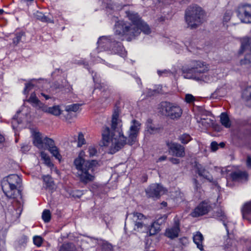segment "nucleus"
I'll return each mask as SVG.
<instances>
[{
    "mask_svg": "<svg viewBox=\"0 0 251 251\" xmlns=\"http://www.w3.org/2000/svg\"><path fill=\"white\" fill-rule=\"evenodd\" d=\"M119 112L114 111L111 120V130L108 126H104L102 131L103 145L109 146L110 141V152L112 154L121 149L126 144L133 145L136 141L137 136L141 127V124L133 120L128 131V136H125L122 129V121L119 119Z\"/></svg>",
    "mask_w": 251,
    "mask_h": 251,
    "instance_id": "f257e3e1",
    "label": "nucleus"
},
{
    "mask_svg": "<svg viewBox=\"0 0 251 251\" xmlns=\"http://www.w3.org/2000/svg\"><path fill=\"white\" fill-rule=\"evenodd\" d=\"M126 16L132 24L126 22L124 21H117V17H114L113 20L115 21L114 25V33L118 35L122 40L124 37L128 41H130L140 34V31L137 26L142 21L138 14L132 11H126Z\"/></svg>",
    "mask_w": 251,
    "mask_h": 251,
    "instance_id": "f03ea898",
    "label": "nucleus"
},
{
    "mask_svg": "<svg viewBox=\"0 0 251 251\" xmlns=\"http://www.w3.org/2000/svg\"><path fill=\"white\" fill-rule=\"evenodd\" d=\"M84 152L80 153L79 155L74 161V165L77 170L76 176L80 182L86 184L94 180L95 176L93 174V167L98 162L97 160H86L81 156Z\"/></svg>",
    "mask_w": 251,
    "mask_h": 251,
    "instance_id": "7ed1b4c3",
    "label": "nucleus"
},
{
    "mask_svg": "<svg viewBox=\"0 0 251 251\" xmlns=\"http://www.w3.org/2000/svg\"><path fill=\"white\" fill-rule=\"evenodd\" d=\"M209 70V65L205 62L200 60H193L189 67H184L182 71L183 77L187 79H192L198 81H206L208 80L206 75L203 74Z\"/></svg>",
    "mask_w": 251,
    "mask_h": 251,
    "instance_id": "20e7f679",
    "label": "nucleus"
},
{
    "mask_svg": "<svg viewBox=\"0 0 251 251\" xmlns=\"http://www.w3.org/2000/svg\"><path fill=\"white\" fill-rule=\"evenodd\" d=\"M22 184L21 177L16 174H11L3 178L1 185L3 192L9 198L14 199L16 197V192L20 193Z\"/></svg>",
    "mask_w": 251,
    "mask_h": 251,
    "instance_id": "39448f33",
    "label": "nucleus"
},
{
    "mask_svg": "<svg viewBox=\"0 0 251 251\" xmlns=\"http://www.w3.org/2000/svg\"><path fill=\"white\" fill-rule=\"evenodd\" d=\"M147 218L142 213L133 212L126 215L125 228H133L139 232H148L149 226L146 223Z\"/></svg>",
    "mask_w": 251,
    "mask_h": 251,
    "instance_id": "423d86ee",
    "label": "nucleus"
},
{
    "mask_svg": "<svg viewBox=\"0 0 251 251\" xmlns=\"http://www.w3.org/2000/svg\"><path fill=\"white\" fill-rule=\"evenodd\" d=\"M203 11L198 6H190L185 12V20L191 29L196 28L202 21Z\"/></svg>",
    "mask_w": 251,
    "mask_h": 251,
    "instance_id": "0eeeda50",
    "label": "nucleus"
},
{
    "mask_svg": "<svg viewBox=\"0 0 251 251\" xmlns=\"http://www.w3.org/2000/svg\"><path fill=\"white\" fill-rule=\"evenodd\" d=\"M241 48L239 50V54H243L245 51H248L246 54L244 59L241 60L240 63L242 65L251 63V38L244 37L241 39Z\"/></svg>",
    "mask_w": 251,
    "mask_h": 251,
    "instance_id": "6e6552de",
    "label": "nucleus"
},
{
    "mask_svg": "<svg viewBox=\"0 0 251 251\" xmlns=\"http://www.w3.org/2000/svg\"><path fill=\"white\" fill-rule=\"evenodd\" d=\"M163 110L165 115L173 120L179 119L182 113L181 108L172 103L165 102L162 104Z\"/></svg>",
    "mask_w": 251,
    "mask_h": 251,
    "instance_id": "1a4fd4ad",
    "label": "nucleus"
},
{
    "mask_svg": "<svg viewBox=\"0 0 251 251\" xmlns=\"http://www.w3.org/2000/svg\"><path fill=\"white\" fill-rule=\"evenodd\" d=\"M236 12L241 22L251 24V4H245L238 6Z\"/></svg>",
    "mask_w": 251,
    "mask_h": 251,
    "instance_id": "9d476101",
    "label": "nucleus"
},
{
    "mask_svg": "<svg viewBox=\"0 0 251 251\" xmlns=\"http://www.w3.org/2000/svg\"><path fill=\"white\" fill-rule=\"evenodd\" d=\"M147 197L153 200L159 199L164 193V188L159 184H152L146 189Z\"/></svg>",
    "mask_w": 251,
    "mask_h": 251,
    "instance_id": "9b49d317",
    "label": "nucleus"
},
{
    "mask_svg": "<svg viewBox=\"0 0 251 251\" xmlns=\"http://www.w3.org/2000/svg\"><path fill=\"white\" fill-rule=\"evenodd\" d=\"M167 145L172 155L178 157H183L185 156V148L180 144L175 142H168Z\"/></svg>",
    "mask_w": 251,
    "mask_h": 251,
    "instance_id": "f8f14e48",
    "label": "nucleus"
},
{
    "mask_svg": "<svg viewBox=\"0 0 251 251\" xmlns=\"http://www.w3.org/2000/svg\"><path fill=\"white\" fill-rule=\"evenodd\" d=\"M211 206L209 203L204 201L200 203L191 213L193 217H198L207 214L210 210Z\"/></svg>",
    "mask_w": 251,
    "mask_h": 251,
    "instance_id": "ddd939ff",
    "label": "nucleus"
},
{
    "mask_svg": "<svg viewBox=\"0 0 251 251\" xmlns=\"http://www.w3.org/2000/svg\"><path fill=\"white\" fill-rule=\"evenodd\" d=\"M167 216L166 215L163 216L158 218L153 223L151 226L148 225L149 226L148 232L147 233H149L150 235H153L156 234L160 231V225L164 223L167 219Z\"/></svg>",
    "mask_w": 251,
    "mask_h": 251,
    "instance_id": "4468645a",
    "label": "nucleus"
},
{
    "mask_svg": "<svg viewBox=\"0 0 251 251\" xmlns=\"http://www.w3.org/2000/svg\"><path fill=\"white\" fill-rule=\"evenodd\" d=\"M248 174L246 171H237L230 174L232 180L234 181L243 182L248 179Z\"/></svg>",
    "mask_w": 251,
    "mask_h": 251,
    "instance_id": "2eb2a0df",
    "label": "nucleus"
},
{
    "mask_svg": "<svg viewBox=\"0 0 251 251\" xmlns=\"http://www.w3.org/2000/svg\"><path fill=\"white\" fill-rule=\"evenodd\" d=\"M111 50L112 52L118 54L123 57H125L126 55V52L122 43L115 41H113Z\"/></svg>",
    "mask_w": 251,
    "mask_h": 251,
    "instance_id": "dca6fc26",
    "label": "nucleus"
},
{
    "mask_svg": "<svg viewBox=\"0 0 251 251\" xmlns=\"http://www.w3.org/2000/svg\"><path fill=\"white\" fill-rule=\"evenodd\" d=\"M113 41L109 39L108 37L102 36L99 39L97 42L98 48L99 49H103L104 50H111Z\"/></svg>",
    "mask_w": 251,
    "mask_h": 251,
    "instance_id": "f3484780",
    "label": "nucleus"
},
{
    "mask_svg": "<svg viewBox=\"0 0 251 251\" xmlns=\"http://www.w3.org/2000/svg\"><path fill=\"white\" fill-rule=\"evenodd\" d=\"M179 232V224L177 223H176L173 227L166 229L165 235L171 239H174L178 237Z\"/></svg>",
    "mask_w": 251,
    "mask_h": 251,
    "instance_id": "a211bd4d",
    "label": "nucleus"
},
{
    "mask_svg": "<svg viewBox=\"0 0 251 251\" xmlns=\"http://www.w3.org/2000/svg\"><path fill=\"white\" fill-rule=\"evenodd\" d=\"M41 110L44 112L48 113L56 116L60 115L61 113V110L59 105L48 107L46 105L44 104Z\"/></svg>",
    "mask_w": 251,
    "mask_h": 251,
    "instance_id": "6ab92c4d",
    "label": "nucleus"
},
{
    "mask_svg": "<svg viewBox=\"0 0 251 251\" xmlns=\"http://www.w3.org/2000/svg\"><path fill=\"white\" fill-rule=\"evenodd\" d=\"M145 131L147 133L150 134H154L158 133L160 131V128L152 124V121L151 119L147 120L146 124Z\"/></svg>",
    "mask_w": 251,
    "mask_h": 251,
    "instance_id": "aec40b11",
    "label": "nucleus"
},
{
    "mask_svg": "<svg viewBox=\"0 0 251 251\" xmlns=\"http://www.w3.org/2000/svg\"><path fill=\"white\" fill-rule=\"evenodd\" d=\"M196 168L197 170V173L200 176H202L207 179L210 182L213 180V177L208 174L205 169L200 164L196 165Z\"/></svg>",
    "mask_w": 251,
    "mask_h": 251,
    "instance_id": "412c9836",
    "label": "nucleus"
},
{
    "mask_svg": "<svg viewBox=\"0 0 251 251\" xmlns=\"http://www.w3.org/2000/svg\"><path fill=\"white\" fill-rule=\"evenodd\" d=\"M242 213L243 218L251 223V201L244 204Z\"/></svg>",
    "mask_w": 251,
    "mask_h": 251,
    "instance_id": "4be33fe9",
    "label": "nucleus"
},
{
    "mask_svg": "<svg viewBox=\"0 0 251 251\" xmlns=\"http://www.w3.org/2000/svg\"><path fill=\"white\" fill-rule=\"evenodd\" d=\"M27 101L30 102L32 105L36 109L41 110L44 104L41 102V101L36 97L35 93H31L30 97Z\"/></svg>",
    "mask_w": 251,
    "mask_h": 251,
    "instance_id": "5701e85b",
    "label": "nucleus"
},
{
    "mask_svg": "<svg viewBox=\"0 0 251 251\" xmlns=\"http://www.w3.org/2000/svg\"><path fill=\"white\" fill-rule=\"evenodd\" d=\"M43 139L41 133L35 132L33 135V144L39 149H43Z\"/></svg>",
    "mask_w": 251,
    "mask_h": 251,
    "instance_id": "b1692460",
    "label": "nucleus"
},
{
    "mask_svg": "<svg viewBox=\"0 0 251 251\" xmlns=\"http://www.w3.org/2000/svg\"><path fill=\"white\" fill-rule=\"evenodd\" d=\"M203 240V237L202 234L198 231L193 236L194 242L197 245V248L201 251H203L202 241Z\"/></svg>",
    "mask_w": 251,
    "mask_h": 251,
    "instance_id": "393cba45",
    "label": "nucleus"
},
{
    "mask_svg": "<svg viewBox=\"0 0 251 251\" xmlns=\"http://www.w3.org/2000/svg\"><path fill=\"white\" fill-rule=\"evenodd\" d=\"M214 216L215 218L223 222V225L225 226L227 232H228V229L226 223V217L224 211L222 209H218L214 213Z\"/></svg>",
    "mask_w": 251,
    "mask_h": 251,
    "instance_id": "a878e982",
    "label": "nucleus"
},
{
    "mask_svg": "<svg viewBox=\"0 0 251 251\" xmlns=\"http://www.w3.org/2000/svg\"><path fill=\"white\" fill-rule=\"evenodd\" d=\"M34 17L38 20H39L43 22L53 23V20L51 18H49L46 16L42 12L37 11L34 13Z\"/></svg>",
    "mask_w": 251,
    "mask_h": 251,
    "instance_id": "bb28decb",
    "label": "nucleus"
},
{
    "mask_svg": "<svg viewBox=\"0 0 251 251\" xmlns=\"http://www.w3.org/2000/svg\"><path fill=\"white\" fill-rule=\"evenodd\" d=\"M220 121L223 126L226 128H229L231 126V122L226 113L223 112L220 115Z\"/></svg>",
    "mask_w": 251,
    "mask_h": 251,
    "instance_id": "cd10ccee",
    "label": "nucleus"
},
{
    "mask_svg": "<svg viewBox=\"0 0 251 251\" xmlns=\"http://www.w3.org/2000/svg\"><path fill=\"white\" fill-rule=\"evenodd\" d=\"M198 122L204 126L205 128H208L213 126V120L210 118H204L203 117H200Z\"/></svg>",
    "mask_w": 251,
    "mask_h": 251,
    "instance_id": "c85d7f7f",
    "label": "nucleus"
},
{
    "mask_svg": "<svg viewBox=\"0 0 251 251\" xmlns=\"http://www.w3.org/2000/svg\"><path fill=\"white\" fill-rule=\"evenodd\" d=\"M137 26L139 28L140 32L142 31L145 34H149L151 32V29L149 26L143 21Z\"/></svg>",
    "mask_w": 251,
    "mask_h": 251,
    "instance_id": "c756f323",
    "label": "nucleus"
},
{
    "mask_svg": "<svg viewBox=\"0 0 251 251\" xmlns=\"http://www.w3.org/2000/svg\"><path fill=\"white\" fill-rule=\"evenodd\" d=\"M75 250V246L72 243H67L63 244L59 251H74Z\"/></svg>",
    "mask_w": 251,
    "mask_h": 251,
    "instance_id": "7c9ffc66",
    "label": "nucleus"
},
{
    "mask_svg": "<svg viewBox=\"0 0 251 251\" xmlns=\"http://www.w3.org/2000/svg\"><path fill=\"white\" fill-rule=\"evenodd\" d=\"M242 96L247 101L251 102V86H248L244 90Z\"/></svg>",
    "mask_w": 251,
    "mask_h": 251,
    "instance_id": "2f4dec72",
    "label": "nucleus"
},
{
    "mask_svg": "<svg viewBox=\"0 0 251 251\" xmlns=\"http://www.w3.org/2000/svg\"><path fill=\"white\" fill-rule=\"evenodd\" d=\"M192 140L190 135L187 133H184L178 137V140L183 144H186Z\"/></svg>",
    "mask_w": 251,
    "mask_h": 251,
    "instance_id": "473e14b6",
    "label": "nucleus"
},
{
    "mask_svg": "<svg viewBox=\"0 0 251 251\" xmlns=\"http://www.w3.org/2000/svg\"><path fill=\"white\" fill-rule=\"evenodd\" d=\"M43 178L44 182L46 185V187L50 189L53 188L54 183L52 178L50 177V176L48 175L44 176Z\"/></svg>",
    "mask_w": 251,
    "mask_h": 251,
    "instance_id": "72a5a7b5",
    "label": "nucleus"
},
{
    "mask_svg": "<svg viewBox=\"0 0 251 251\" xmlns=\"http://www.w3.org/2000/svg\"><path fill=\"white\" fill-rule=\"evenodd\" d=\"M81 104L75 103L67 105L65 107V110L68 112H77L80 108Z\"/></svg>",
    "mask_w": 251,
    "mask_h": 251,
    "instance_id": "f704fd0d",
    "label": "nucleus"
},
{
    "mask_svg": "<svg viewBox=\"0 0 251 251\" xmlns=\"http://www.w3.org/2000/svg\"><path fill=\"white\" fill-rule=\"evenodd\" d=\"M50 152L57 159L60 160L61 156L59 153L58 149L55 145L48 149Z\"/></svg>",
    "mask_w": 251,
    "mask_h": 251,
    "instance_id": "c9c22d12",
    "label": "nucleus"
},
{
    "mask_svg": "<svg viewBox=\"0 0 251 251\" xmlns=\"http://www.w3.org/2000/svg\"><path fill=\"white\" fill-rule=\"evenodd\" d=\"M44 145L49 149L51 147L52 148V146L54 145V142L52 139L45 137L43 139V148H44Z\"/></svg>",
    "mask_w": 251,
    "mask_h": 251,
    "instance_id": "e433bc0d",
    "label": "nucleus"
},
{
    "mask_svg": "<svg viewBox=\"0 0 251 251\" xmlns=\"http://www.w3.org/2000/svg\"><path fill=\"white\" fill-rule=\"evenodd\" d=\"M61 88V85L58 82H55L50 85V87L49 90L51 94H53L54 95L58 92V90Z\"/></svg>",
    "mask_w": 251,
    "mask_h": 251,
    "instance_id": "4c0bfd02",
    "label": "nucleus"
},
{
    "mask_svg": "<svg viewBox=\"0 0 251 251\" xmlns=\"http://www.w3.org/2000/svg\"><path fill=\"white\" fill-rule=\"evenodd\" d=\"M27 241V237L25 235L21 236L17 240V243L19 247H25Z\"/></svg>",
    "mask_w": 251,
    "mask_h": 251,
    "instance_id": "58836bf2",
    "label": "nucleus"
},
{
    "mask_svg": "<svg viewBox=\"0 0 251 251\" xmlns=\"http://www.w3.org/2000/svg\"><path fill=\"white\" fill-rule=\"evenodd\" d=\"M42 159L44 161L45 163L49 167H51L53 165L50 161V157L45 152L42 151L41 152Z\"/></svg>",
    "mask_w": 251,
    "mask_h": 251,
    "instance_id": "ea45409f",
    "label": "nucleus"
},
{
    "mask_svg": "<svg viewBox=\"0 0 251 251\" xmlns=\"http://www.w3.org/2000/svg\"><path fill=\"white\" fill-rule=\"evenodd\" d=\"M42 217L45 223H48L50 221L51 218V214L50 211L49 210H44L42 213Z\"/></svg>",
    "mask_w": 251,
    "mask_h": 251,
    "instance_id": "a19ab883",
    "label": "nucleus"
},
{
    "mask_svg": "<svg viewBox=\"0 0 251 251\" xmlns=\"http://www.w3.org/2000/svg\"><path fill=\"white\" fill-rule=\"evenodd\" d=\"M25 35L24 32H21L16 34V37L13 39V43L15 45H18L22 40V38Z\"/></svg>",
    "mask_w": 251,
    "mask_h": 251,
    "instance_id": "79ce46f5",
    "label": "nucleus"
},
{
    "mask_svg": "<svg viewBox=\"0 0 251 251\" xmlns=\"http://www.w3.org/2000/svg\"><path fill=\"white\" fill-rule=\"evenodd\" d=\"M112 246L106 241L102 242L101 245V251H112Z\"/></svg>",
    "mask_w": 251,
    "mask_h": 251,
    "instance_id": "37998d69",
    "label": "nucleus"
},
{
    "mask_svg": "<svg viewBox=\"0 0 251 251\" xmlns=\"http://www.w3.org/2000/svg\"><path fill=\"white\" fill-rule=\"evenodd\" d=\"M107 8L114 10H119L122 9L123 5L116 3H109L107 4Z\"/></svg>",
    "mask_w": 251,
    "mask_h": 251,
    "instance_id": "c03bdc74",
    "label": "nucleus"
},
{
    "mask_svg": "<svg viewBox=\"0 0 251 251\" xmlns=\"http://www.w3.org/2000/svg\"><path fill=\"white\" fill-rule=\"evenodd\" d=\"M85 143V140L84 138V135L82 133H79L78 136L77 147H80Z\"/></svg>",
    "mask_w": 251,
    "mask_h": 251,
    "instance_id": "a18cd8bd",
    "label": "nucleus"
},
{
    "mask_svg": "<svg viewBox=\"0 0 251 251\" xmlns=\"http://www.w3.org/2000/svg\"><path fill=\"white\" fill-rule=\"evenodd\" d=\"M88 152L90 157H93L97 155L98 152L96 148L94 146H90L88 148Z\"/></svg>",
    "mask_w": 251,
    "mask_h": 251,
    "instance_id": "49530a36",
    "label": "nucleus"
},
{
    "mask_svg": "<svg viewBox=\"0 0 251 251\" xmlns=\"http://www.w3.org/2000/svg\"><path fill=\"white\" fill-rule=\"evenodd\" d=\"M41 95L44 97V98L47 100L50 99H51L52 97V96L54 95L53 94H51L50 92V90H47L46 92L43 91L41 93Z\"/></svg>",
    "mask_w": 251,
    "mask_h": 251,
    "instance_id": "de8ad7c7",
    "label": "nucleus"
},
{
    "mask_svg": "<svg viewBox=\"0 0 251 251\" xmlns=\"http://www.w3.org/2000/svg\"><path fill=\"white\" fill-rule=\"evenodd\" d=\"M232 15V12L231 10H227L224 16L223 20L225 22H228Z\"/></svg>",
    "mask_w": 251,
    "mask_h": 251,
    "instance_id": "09e8293b",
    "label": "nucleus"
},
{
    "mask_svg": "<svg viewBox=\"0 0 251 251\" xmlns=\"http://www.w3.org/2000/svg\"><path fill=\"white\" fill-rule=\"evenodd\" d=\"M43 240L40 236H35L33 237V243L38 247H40L42 244Z\"/></svg>",
    "mask_w": 251,
    "mask_h": 251,
    "instance_id": "8fccbe9b",
    "label": "nucleus"
},
{
    "mask_svg": "<svg viewBox=\"0 0 251 251\" xmlns=\"http://www.w3.org/2000/svg\"><path fill=\"white\" fill-rule=\"evenodd\" d=\"M185 101L187 103H191L195 101V97L191 94H186L185 95Z\"/></svg>",
    "mask_w": 251,
    "mask_h": 251,
    "instance_id": "3c124183",
    "label": "nucleus"
},
{
    "mask_svg": "<svg viewBox=\"0 0 251 251\" xmlns=\"http://www.w3.org/2000/svg\"><path fill=\"white\" fill-rule=\"evenodd\" d=\"M33 86L34 85L31 83H28L26 84L24 90L25 94H27L29 91L33 88Z\"/></svg>",
    "mask_w": 251,
    "mask_h": 251,
    "instance_id": "603ef678",
    "label": "nucleus"
},
{
    "mask_svg": "<svg viewBox=\"0 0 251 251\" xmlns=\"http://www.w3.org/2000/svg\"><path fill=\"white\" fill-rule=\"evenodd\" d=\"M218 143L215 141L212 142L211 143V149L213 151H215L218 150Z\"/></svg>",
    "mask_w": 251,
    "mask_h": 251,
    "instance_id": "864d4df0",
    "label": "nucleus"
},
{
    "mask_svg": "<svg viewBox=\"0 0 251 251\" xmlns=\"http://www.w3.org/2000/svg\"><path fill=\"white\" fill-rule=\"evenodd\" d=\"M193 181L195 190L196 191L199 190L200 189L201 185L199 184L198 181L195 178L193 179Z\"/></svg>",
    "mask_w": 251,
    "mask_h": 251,
    "instance_id": "5fc2aeb1",
    "label": "nucleus"
},
{
    "mask_svg": "<svg viewBox=\"0 0 251 251\" xmlns=\"http://www.w3.org/2000/svg\"><path fill=\"white\" fill-rule=\"evenodd\" d=\"M201 113V117H203V116H208L211 115V113L210 112L205 111V110H201L200 112Z\"/></svg>",
    "mask_w": 251,
    "mask_h": 251,
    "instance_id": "6e6d98bb",
    "label": "nucleus"
},
{
    "mask_svg": "<svg viewBox=\"0 0 251 251\" xmlns=\"http://www.w3.org/2000/svg\"><path fill=\"white\" fill-rule=\"evenodd\" d=\"M170 161L174 164H177L179 163V160L178 159L176 158H170Z\"/></svg>",
    "mask_w": 251,
    "mask_h": 251,
    "instance_id": "4d7b16f0",
    "label": "nucleus"
},
{
    "mask_svg": "<svg viewBox=\"0 0 251 251\" xmlns=\"http://www.w3.org/2000/svg\"><path fill=\"white\" fill-rule=\"evenodd\" d=\"M247 166L248 168H251V157L249 155L247 156Z\"/></svg>",
    "mask_w": 251,
    "mask_h": 251,
    "instance_id": "13d9d810",
    "label": "nucleus"
},
{
    "mask_svg": "<svg viewBox=\"0 0 251 251\" xmlns=\"http://www.w3.org/2000/svg\"><path fill=\"white\" fill-rule=\"evenodd\" d=\"M21 149L23 152H25L29 151V147L28 145H23L22 146Z\"/></svg>",
    "mask_w": 251,
    "mask_h": 251,
    "instance_id": "bf43d9fd",
    "label": "nucleus"
},
{
    "mask_svg": "<svg viewBox=\"0 0 251 251\" xmlns=\"http://www.w3.org/2000/svg\"><path fill=\"white\" fill-rule=\"evenodd\" d=\"M5 141L4 137L1 134H0V144L3 143ZM2 146L0 144V148H2Z\"/></svg>",
    "mask_w": 251,
    "mask_h": 251,
    "instance_id": "052dcab7",
    "label": "nucleus"
},
{
    "mask_svg": "<svg viewBox=\"0 0 251 251\" xmlns=\"http://www.w3.org/2000/svg\"><path fill=\"white\" fill-rule=\"evenodd\" d=\"M160 204L161 205V208H163V207H165L167 206V203L165 201H163L160 203Z\"/></svg>",
    "mask_w": 251,
    "mask_h": 251,
    "instance_id": "680f3d73",
    "label": "nucleus"
},
{
    "mask_svg": "<svg viewBox=\"0 0 251 251\" xmlns=\"http://www.w3.org/2000/svg\"><path fill=\"white\" fill-rule=\"evenodd\" d=\"M17 119H16V118L14 117L12 120V126H13V128H14V124H16V123H17Z\"/></svg>",
    "mask_w": 251,
    "mask_h": 251,
    "instance_id": "e2e57ef3",
    "label": "nucleus"
},
{
    "mask_svg": "<svg viewBox=\"0 0 251 251\" xmlns=\"http://www.w3.org/2000/svg\"><path fill=\"white\" fill-rule=\"evenodd\" d=\"M166 158H167V157L166 156H162L159 158V161H163V160H166Z\"/></svg>",
    "mask_w": 251,
    "mask_h": 251,
    "instance_id": "0e129e2a",
    "label": "nucleus"
},
{
    "mask_svg": "<svg viewBox=\"0 0 251 251\" xmlns=\"http://www.w3.org/2000/svg\"><path fill=\"white\" fill-rule=\"evenodd\" d=\"M167 72V71L166 70H164L163 71H157V73L159 75H162V74L163 73H165Z\"/></svg>",
    "mask_w": 251,
    "mask_h": 251,
    "instance_id": "69168bd1",
    "label": "nucleus"
},
{
    "mask_svg": "<svg viewBox=\"0 0 251 251\" xmlns=\"http://www.w3.org/2000/svg\"><path fill=\"white\" fill-rule=\"evenodd\" d=\"M219 145V146H220L221 147H222V148H223V147H224L225 146V143H223V142H221V143H220V144H219V145Z\"/></svg>",
    "mask_w": 251,
    "mask_h": 251,
    "instance_id": "338daca9",
    "label": "nucleus"
},
{
    "mask_svg": "<svg viewBox=\"0 0 251 251\" xmlns=\"http://www.w3.org/2000/svg\"><path fill=\"white\" fill-rule=\"evenodd\" d=\"M4 12V11L3 9H0V15H1Z\"/></svg>",
    "mask_w": 251,
    "mask_h": 251,
    "instance_id": "774afa93",
    "label": "nucleus"
}]
</instances>
